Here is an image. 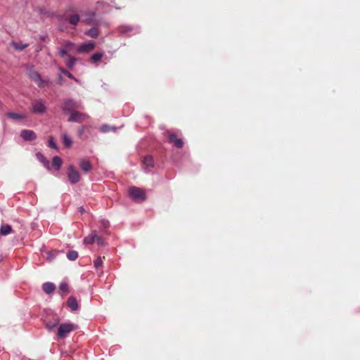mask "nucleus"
Returning <instances> with one entry per match:
<instances>
[{"instance_id":"0eeeda50","label":"nucleus","mask_w":360,"mask_h":360,"mask_svg":"<svg viewBox=\"0 0 360 360\" xmlns=\"http://www.w3.org/2000/svg\"><path fill=\"white\" fill-rule=\"evenodd\" d=\"M79 108V103L71 98L65 100L62 107L63 110L66 112H72L73 110L77 109Z\"/></svg>"},{"instance_id":"37998d69","label":"nucleus","mask_w":360,"mask_h":360,"mask_svg":"<svg viewBox=\"0 0 360 360\" xmlns=\"http://www.w3.org/2000/svg\"><path fill=\"white\" fill-rule=\"evenodd\" d=\"M86 23H87V24H90V23H91V21H89V20H86Z\"/></svg>"},{"instance_id":"4468645a","label":"nucleus","mask_w":360,"mask_h":360,"mask_svg":"<svg viewBox=\"0 0 360 360\" xmlns=\"http://www.w3.org/2000/svg\"><path fill=\"white\" fill-rule=\"evenodd\" d=\"M79 166L80 169L86 173L91 172L92 169V165L91 162L86 159L80 160L79 162Z\"/></svg>"},{"instance_id":"393cba45","label":"nucleus","mask_w":360,"mask_h":360,"mask_svg":"<svg viewBox=\"0 0 360 360\" xmlns=\"http://www.w3.org/2000/svg\"><path fill=\"white\" fill-rule=\"evenodd\" d=\"M67 257L70 261H74L78 257V253L77 251L70 250L67 253Z\"/></svg>"},{"instance_id":"a211bd4d","label":"nucleus","mask_w":360,"mask_h":360,"mask_svg":"<svg viewBox=\"0 0 360 360\" xmlns=\"http://www.w3.org/2000/svg\"><path fill=\"white\" fill-rule=\"evenodd\" d=\"M36 158L47 169H50L49 161L44 157V155L41 153H37L36 154Z\"/></svg>"},{"instance_id":"c85d7f7f","label":"nucleus","mask_w":360,"mask_h":360,"mask_svg":"<svg viewBox=\"0 0 360 360\" xmlns=\"http://www.w3.org/2000/svg\"><path fill=\"white\" fill-rule=\"evenodd\" d=\"M110 226V223L108 220L102 219L101 221V229L102 231H105Z\"/></svg>"},{"instance_id":"c756f323","label":"nucleus","mask_w":360,"mask_h":360,"mask_svg":"<svg viewBox=\"0 0 360 360\" xmlns=\"http://www.w3.org/2000/svg\"><path fill=\"white\" fill-rule=\"evenodd\" d=\"M111 130H115V127H110L108 124H103V126H101V131L103 133H106V132H108Z\"/></svg>"},{"instance_id":"f3484780","label":"nucleus","mask_w":360,"mask_h":360,"mask_svg":"<svg viewBox=\"0 0 360 360\" xmlns=\"http://www.w3.org/2000/svg\"><path fill=\"white\" fill-rule=\"evenodd\" d=\"M6 116L13 120H25L27 118V115L25 114H20L16 112H9L6 113Z\"/></svg>"},{"instance_id":"dca6fc26","label":"nucleus","mask_w":360,"mask_h":360,"mask_svg":"<svg viewBox=\"0 0 360 360\" xmlns=\"http://www.w3.org/2000/svg\"><path fill=\"white\" fill-rule=\"evenodd\" d=\"M56 285L51 282H46L42 285V290L46 294H51L54 292Z\"/></svg>"},{"instance_id":"a878e982","label":"nucleus","mask_w":360,"mask_h":360,"mask_svg":"<svg viewBox=\"0 0 360 360\" xmlns=\"http://www.w3.org/2000/svg\"><path fill=\"white\" fill-rule=\"evenodd\" d=\"M86 34L92 38H96L98 35V28L92 27L86 32Z\"/></svg>"},{"instance_id":"f704fd0d","label":"nucleus","mask_w":360,"mask_h":360,"mask_svg":"<svg viewBox=\"0 0 360 360\" xmlns=\"http://www.w3.org/2000/svg\"><path fill=\"white\" fill-rule=\"evenodd\" d=\"M49 146L50 148H54V149H57L58 147L56 146V143L54 142L53 138H51L49 141Z\"/></svg>"},{"instance_id":"423d86ee","label":"nucleus","mask_w":360,"mask_h":360,"mask_svg":"<svg viewBox=\"0 0 360 360\" xmlns=\"http://www.w3.org/2000/svg\"><path fill=\"white\" fill-rule=\"evenodd\" d=\"M46 105L41 99L34 100L32 102L31 110L34 113L42 114L46 111Z\"/></svg>"},{"instance_id":"7c9ffc66","label":"nucleus","mask_w":360,"mask_h":360,"mask_svg":"<svg viewBox=\"0 0 360 360\" xmlns=\"http://www.w3.org/2000/svg\"><path fill=\"white\" fill-rule=\"evenodd\" d=\"M59 290L63 293H68V285L66 283H61L59 285Z\"/></svg>"},{"instance_id":"f257e3e1","label":"nucleus","mask_w":360,"mask_h":360,"mask_svg":"<svg viewBox=\"0 0 360 360\" xmlns=\"http://www.w3.org/2000/svg\"><path fill=\"white\" fill-rule=\"evenodd\" d=\"M77 328V326L70 323H61L58 328V337L60 339H64L70 332L76 330Z\"/></svg>"},{"instance_id":"aec40b11","label":"nucleus","mask_w":360,"mask_h":360,"mask_svg":"<svg viewBox=\"0 0 360 360\" xmlns=\"http://www.w3.org/2000/svg\"><path fill=\"white\" fill-rule=\"evenodd\" d=\"M12 232V228L8 224H2L0 228V235L7 236Z\"/></svg>"},{"instance_id":"bb28decb","label":"nucleus","mask_w":360,"mask_h":360,"mask_svg":"<svg viewBox=\"0 0 360 360\" xmlns=\"http://www.w3.org/2000/svg\"><path fill=\"white\" fill-rule=\"evenodd\" d=\"M103 56V53L96 52L91 56V58L94 63H97L101 60Z\"/></svg>"},{"instance_id":"4c0bfd02","label":"nucleus","mask_w":360,"mask_h":360,"mask_svg":"<svg viewBox=\"0 0 360 360\" xmlns=\"http://www.w3.org/2000/svg\"><path fill=\"white\" fill-rule=\"evenodd\" d=\"M63 81H64V79H63V76H62V75H59L58 76V83L60 85H61V84H63Z\"/></svg>"},{"instance_id":"4be33fe9","label":"nucleus","mask_w":360,"mask_h":360,"mask_svg":"<svg viewBox=\"0 0 360 360\" xmlns=\"http://www.w3.org/2000/svg\"><path fill=\"white\" fill-rule=\"evenodd\" d=\"M13 47L18 51H21L24 50L25 48L28 46V44L23 42H12Z\"/></svg>"},{"instance_id":"5701e85b","label":"nucleus","mask_w":360,"mask_h":360,"mask_svg":"<svg viewBox=\"0 0 360 360\" xmlns=\"http://www.w3.org/2000/svg\"><path fill=\"white\" fill-rule=\"evenodd\" d=\"M62 137L64 146L67 148H70L72 144L71 138L66 134H63Z\"/></svg>"},{"instance_id":"2eb2a0df","label":"nucleus","mask_w":360,"mask_h":360,"mask_svg":"<svg viewBox=\"0 0 360 360\" xmlns=\"http://www.w3.org/2000/svg\"><path fill=\"white\" fill-rule=\"evenodd\" d=\"M67 305L72 311H77L79 307L77 299L74 297H70L68 299Z\"/></svg>"},{"instance_id":"9d476101","label":"nucleus","mask_w":360,"mask_h":360,"mask_svg":"<svg viewBox=\"0 0 360 360\" xmlns=\"http://www.w3.org/2000/svg\"><path fill=\"white\" fill-rule=\"evenodd\" d=\"M154 166V160L151 155H146L143 160V168L145 172H150Z\"/></svg>"},{"instance_id":"f8f14e48","label":"nucleus","mask_w":360,"mask_h":360,"mask_svg":"<svg viewBox=\"0 0 360 360\" xmlns=\"http://www.w3.org/2000/svg\"><path fill=\"white\" fill-rule=\"evenodd\" d=\"M168 141L178 148H181L184 146L182 139L178 138L175 134H170L168 136Z\"/></svg>"},{"instance_id":"ea45409f","label":"nucleus","mask_w":360,"mask_h":360,"mask_svg":"<svg viewBox=\"0 0 360 360\" xmlns=\"http://www.w3.org/2000/svg\"><path fill=\"white\" fill-rule=\"evenodd\" d=\"M79 212H82V213H83V212H85V210L84 209V207H80L79 208Z\"/></svg>"},{"instance_id":"cd10ccee","label":"nucleus","mask_w":360,"mask_h":360,"mask_svg":"<svg viewBox=\"0 0 360 360\" xmlns=\"http://www.w3.org/2000/svg\"><path fill=\"white\" fill-rule=\"evenodd\" d=\"M76 60L77 59L75 58L69 57L68 59L66 60L65 64L69 68L72 69L75 66Z\"/></svg>"},{"instance_id":"7ed1b4c3","label":"nucleus","mask_w":360,"mask_h":360,"mask_svg":"<svg viewBox=\"0 0 360 360\" xmlns=\"http://www.w3.org/2000/svg\"><path fill=\"white\" fill-rule=\"evenodd\" d=\"M29 77L39 87H44L48 84V80L41 78L39 73L32 68L28 70Z\"/></svg>"},{"instance_id":"ddd939ff","label":"nucleus","mask_w":360,"mask_h":360,"mask_svg":"<svg viewBox=\"0 0 360 360\" xmlns=\"http://www.w3.org/2000/svg\"><path fill=\"white\" fill-rule=\"evenodd\" d=\"M68 11L66 12L67 20L72 27H75L79 21V15L77 13L68 15Z\"/></svg>"},{"instance_id":"b1692460","label":"nucleus","mask_w":360,"mask_h":360,"mask_svg":"<svg viewBox=\"0 0 360 360\" xmlns=\"http://www.w3.org/2000/svg\"><path fill=\"white\" fill-rule=\"evenodd\" d=\"M58 70H59V71H60V72H62L63 74H64L65 75H66L67 77H68L69 78H70V79H72L75 80V82H78V83L79 82V80H78L76 77H74V75H73L72 74H71L70 72H69L68 70H65V69H64L63 68L60 67V68H58Z\"/></svg>"},{"instance_id":"c9c22d12","label":"nucleus","mask_w":360,"mask_h":360,"mask_svg":"<svg viewBox=\"0 0 360 360\" xmlns=\"http://www.w3.org/2000/svg\"><path fill=\"white\" fill-rule=\"evenodd\" d=\"M68 51L67 49H65L64 47L60 49V51H59V55L61 57H64L65 55H67L68 53Z\"/></svg>"},{"instance_id":"a19ab883","label":"nucleus","mask_w":360,"mask_h":360,"mask_svg":"<svg viewBox=\"0 0 360 360\" xmlns=\"http://www.w3.org/2000/svg\"><path fill=\"white\" fill-rule=\"evenodd\" d=\"M94 15H95V13H94V12H91V17L92 18V17H94Z\"/></svg>"},{"instance_id":"39448f33","label":"nucleus","mask_w":360,"mask_h":360,"mask_svg":"<svg viewBox=\"0 0 360 360\" xmlns=\"http://www.w3.org/2000/svg\"><path fill=\"white\" fill-rule=\"evenodd\" d=\"M67 176L69 181L72 184H75L80 181V174L73 165L68 167Z\"/></svg>"},{"instance_id":"72a5a7b5","label":"nucleus","mask_w":360,"mask_h":360,"mask_svg":"<svg viewBox=\"0 0 360 360\" xmlns=\"http://www.w3.org/2000/svg\"><path fill=\"white\" fill-rule=\"evenodd\" d=\"M58 323V321H55L54 323H47L46 325V328L49 330H51L53 328H54Z\"/></svg>"},{"instance_id":"6ab92c4d","label":"nucleus","mask_w":360,"mask_h":360,"mask_svg":"<svg viewBox=\"0 0 360 360\" xmlns=\"http://www.w3.org/2000/svg\"><path fill=\"white\" fill-rule=\"evenodd\" d=\"M96 238H98V234L96 231H94L84 239V243L85 244H92L96 242Z\"/></svg>"},{"instance_id":"58836bf2","label":"nucleus","mask_w":360,"mask_h":360,"mask_svg":"<svg viewBox=\"0 0 360 360\" xmlns=\"http://www.w3.org/2000/svg\"><path fill=\"white\" fill-rule=\"evenodd\" d=\"M83 133H84V129L82 128L80 130H79L78 135L80 136L83 134Z\"/></svg>"},{"instance_id":"1a4fd4ad","label":"nucleus","mask_w":360,"mask_h":360,"mask_svg":"<svg viewBox=\"0 0 360 360\" xmlns=\"http://www.w3.org/2000/svg\"><path fill=\"white\" fill-rule=\"evenodd\" d=\"M20 137L26 141H32L37 139L35 132L30 129H22L20 131Z\"/></svg>"},{"instance_id":"473e14b6","label":"nucleus","mask_w":360,"mask_h":360,"mask_svg":"<svg viewBox=\"0 0 360 360\" xmlns=\"http://www.w3.org/2000/svg\"><path fill=\"white\" fill-rule=\"evenodd\" d=\"M103 261L101 257H98L94 261V266L96 269H98L100 266H102Z\"/></svg>"},{"instance_id":"79ce46f5","label":"nucleus","mask_w":360,"mask_h":360,"mask_svg":"<svg viewBox=\"0 0 360 360\" xmlns=\"http://www.w3.org/2000/svg\"><path fill=\"white\" fill-rule=\"evenodd\" d=\"M2 259H3L2 255H0V262L2 261Z\"/></svg>"},{"instance_id":"412c9836","label":"nucleus","mask_w":360,"mask_h":360,"mask_svg":"<svg viewBox=\"0 0 360 360\" xmlns=\"http://www.w3.org/2000/svg\"><path fill=\"white\" fill-rule=\"evenodd\" d=\"M52 165L56 170H59L62 165V160L58 156H54L52 160Z\"/></svg>"},{"instance_id":"20e7f679","label":"nucleus","mask_w":360,"mask_h":360,"mask_svg":"<svg viewBox=\"0 0 360 360\" xmlns=\"http://www.w3.org/2000/svg\"><path fill=\"white\" fill-rule=\"evenodd\" d=\"M118 32L125 37H131L139 33L140 29L139 27L122 25L118 27Z\"/></svg>"},{"instance_id":"f03ea898","label":"nucleus","mask_w":360,"mask_h":360,"mask_svg":"<svg viewBox=\"0 0 360 360\" xmlns=\"http://www.w3.org/2000/svg\"><path fill=\"white\" fill-rule=\"evenodd\" d=\"M130 197L136 202H143L146 199V194L143 190L140 188L132 186L129 189Z\"/></svg>"},{"instance_id":"6e6552de","label":"nucleus","mask_w":360,"mask_h":360,"mask_svg":"<svg viewBox=\"0 0 360 360\" xmlns=\"http://www.w3.org/2000/svg\"><path fill=\"white\" fill-rule=\"evenodd\" d=\"M88 118L87 115L80 112L74 111L70 113L68 122L81 123Z\"/></svg>"},{"instance_id":"e433bc0d","label":"nucleus","mask_w":360,"mask_h":360,"mask_svg":"<svg viewBox=\"0 0 360 360\" xmlns=\"http://www.w3.org/2000/svg\"><path fill=\"white\" fill-rule=\"evenodd\" d=\"M96 242L98 245H104V243H103V240L102 238L98 236V238H96Z\"/></svg>"},{"instance_id":"9b49d317","label":"nucleus","mask_w":360,"mask_h":360,"mask_svg":"<svg viewBox=\"0 0 360 360\" xmlns=\"http://www.w3.org/2000/svg\"><path fill=\"white\" fill-rule=\"evenodd\" d=\"M95 46L96 44L94 42L89 41L79 46L77 48V51L79 53L90 52L94 49Z\"/></svg>"},{"instance_id":"2f4dec72","label":"nucleus","mask_w":360,"mask_h":360,"mask_svg":"<svg viewBox=\"0 0 360 360\" xmlns=\"http://www.w3.org/2000/svg\"><path fill=\"white\" fill-rule=\"evenodd\" d=\"M74 46H75V44L73 43H72L71 41H65L64 48L65 49H67L68 51H70V50H72Z\"/></svg>"}]
</instances>
